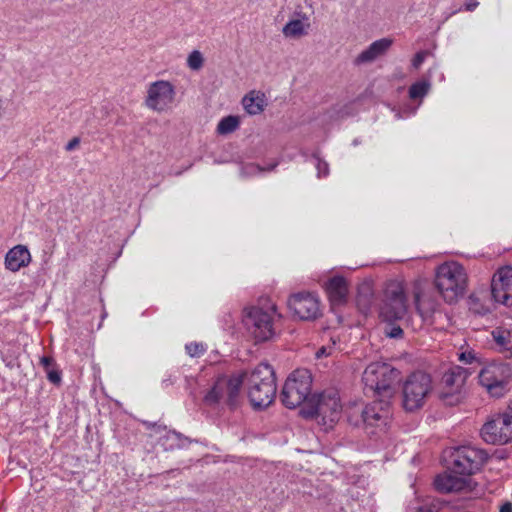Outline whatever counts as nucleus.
Here are the masks:
<instances>
[{"label":"nucleus","mask_w":512,"mask_h":512,"mask_svg":"<svg viewBox=\"0 0 512 512\" xmlns=\"http://www.w3.org/2000/svg\"><path fill=\"white\" fill-rule=\"evenodd\" d=\"M492 296L496 302L506 306L512 305V267L499 268L491 281Z\"/></svg>","instance_id":"nucleus-18"},{"label":"nucleus","mask_w":512,"mask_h":512,"mask_svg":"<svg viewBox=\"0 0 512 512\" xmlns=\"http://www.w3.org/2000/svg\"><path fill=\"white\" fill-rule=\"evenodd\" d=\"M435 285L446 302H456L468 287L466 269L456 261L442 263L436 268Z\"/></svg>","instance_id":"nucleus-1"},{"label":"nucleus","mask_w":512,"mask_h":512,"mask_svg":"<svg viewBox=\"0 0 512 512\" xmlns=\"http://www.w3.org/2000/svg\"><path fill=\"white\" fill-rule=\"evenodd\" d=\"M432 377L422 371L410 374L402 384L401 406L406 412L421 409L433 392Z\"/></svg>","instance_id":"nucleus-4"},{"label":"nucleus","mask_w":512,"mask_h":512,"mask_svg":"<svg viewBox=\"0 0 512 512\" xmlns=\"http://www.w3.org/2000/svg\"><path fill=\"white\" fill-rule=\"evenodd\" d=\"M481 436L486 443L504 445L512 442V415H492L483 425Z\"/></svg>","instance_id":"nucleus-12"},{"label":"nucleus","mask_w":512,"mask_h":512,"mask_svg":"<svg viewBox=\"0 0 512 512\" xmlns=\"http://www.w3.org/2000/svg\"><path fill=\"white\" fill-rule=\"evenodd\" d=\"M30 262L31 254L24 245H16L5 256V267L12 272L19 271L21 268L28 266Z\"/></svg>","instance_id":"nucleus-21"},{"label":"nucleus","mask_w":512,"mask_h":512,"mask_svg":"<svg viewBox=\"0 0 512 512\" xmlns=\"http://www.w3.org/2000/svg\"><path fill=\"white\" fill-rule=\"evenodd\" d=\"M315 166L317 169L318 177H325L329 174V165L326 161L321 158L315 156Z\"/></svg>","instance_id":"nucleus-30"},{"label":"nucleus","mask_w":512,"mask_h":512,"mask_svg":"<svg viewBox=\"0 0 512 512\" xmlns=\"http://www.w3.org/2000/svg\"><path fill=\"white\" fill-rule=\"evenodd\" d=\"M203 63H204V58H203L201 52L198 50L192 51L187 58L188 67L195 71L201 69L203 66Z\"/></svg>","instance_id":"nucleus-29"},{"label":"nucleus","mask_w":512,"mask_h":512,"mask_svg":"<svg viewBox=\"0 0 512 512\" xmlns=\"http://www.w3.org/2000/svg\"><path fill=\"white\" fill-rule=\"evenodd\" d=\"M336 341L333 340L331 344L322 346L320 349L316 352L317 358L327 357L333 354L335 351Z\"/></svg>","instance_id":"nucleus-31"},{"label":"nucleus","mask_w":512,"mask_h":512,"mask_svg":"<svg viewBox=\"0 0 512 512\" xmlns=\"http://www.w3.org/2000/svg\"><path fill=\"white\" fill-rule=\"evenodd\" d=\"M300 413L306 418L315 417L317 422L325 427L332 428L338 422L342 413L340 397L336 391H325L318 395H312L301 408Z\"/></svg>","instance_id":"nucleus-3"},{"label":"nucleus","mask_w":512,"mask_h":512,"mask_svg":"<svg viewBox=\"0 0 512 512\" xmlns=\"http://www.w3.org/2000/svg\"><path fill=\"white\" fill-rule=\"evenodd\" d=\"M312 385L311 373L306 369H297L287 378L282 393V402L287 408H304L306 402L310 400L309 396Z\"/></svg>","instance_id":"nucleus-6"},{"label":"nucleus","mask_w":512,"mask_h":512,"mask_svg":"<svg viewBox=\"0 0 512 512\" xmlns=\"http://www.w3.org/2000/svg\"><path fill=\"white\" fill-rule=\"evenodd\" d=\"M388 409L383 407L380 403H373L363 407L353 406L348 410V419L354 425H359L360 422L370 426H378L385 424L388 418Z\"/></svg>","instance_id":"nucleus-16"},{"label":"nucleus","mask_w":512,"mask_h":512,"mask_svg":"<svg viewBox=\"0 0 512 512\" xmlns=\"http://www.w3.org/2000/svg\"><path fill=\"white\" fill-rule=\"evenodd\" d=\"M365 287H366L367 290H370V287H369L368 284H365Z\"/></svg>","instance_id":"nucleus-42"},{"label":"nucleus","mask_w":512,"mask_h":512,"mask_svg":"<svg viewBox=\"0 0 512 512\" xmlns=\"http://www.w3.org/2000/svg\"><path fill=\"white\" fill-rule=\"evenodd\" d=\"M492 338L502 350L511 348V333L503 328H496L491 332Z\"/></svg>","instance_id":"nucleus-27"},{"label":"nucleus","mask_w":512,"mask_h":512,"mask_svg":"<svg viewBox=\"0 0 512 512\" xmlns=\"http://www.w3.org/2000/svg\"><path fill=\"white\" fill-rule=\"evenodd\" d=\"M431 88L429 80H421L412 84L409 88V97L411 99H422L424 98Z\"/></svg>","instance_id":"nucleus-28"},{"label":"nucleus","mask_w":512,"mask_h":512,"mask_svg":"<svg viewBox=\"0 0 512 512\" xmlns=\"http://www.w3.org/2000/svg\"><path fill=\"white\" fill-rule=\"evenodd\" d=\"M46 373H47V378L50 382H52L54 384L60 383L61 375L58 370L51 368V369L47 370Z\"/></svg>","instance_id":"nucleus-34"},{"label":"nucleus","mask_w":512,"mask_h":512,"mask_svg":"<svg viewBox=\"0 0 512 512\" xmlns=\"http://www.w3.org/2000/svg\"><path fill=\"white\" fill-rule=\"evenodd\" d=\"M476 359L473 351H465L459 354V360L466 364H471Z\"/></svg>","instance_id":"nucleus-35"},{"label":"nucleus","mask_w":512,"mask_h":512,"mask_svg":"<svg viewBox=\"0 0 512 512\" xmlns=\"http://www.w3.org/2000/svg\"><path fill=\"white\" fill-rule=\"evenodd\" d=\"M478 379L490 396L501 397L512 379V366L507 363H490L480 370Z\"/></svg>","instance_id":"nucleus-8"},{"label":"nucleus","mask_w":512,"mask_h":512,"mask_svg":"<svg viewBox=\"0 0 512 512\" xmlns=\"http://www.w3.org/2000/svg\"><path fill=\"white\" fill-rule=\"evenodd\" d=\"M3 100L0 98V118L4 115Z\"/></svg>","instance_id":"nucleus-41"},{"label":"nucleus","mask_w":512,"mask_h":512,"mask_svg":"<svg viewBox=\"0 0 512 512\" xmlns=\"http://www.w3.org/2000/svg\"><path fill=\"white\" fill-rule=\"evenodd\" d=\"M40 363L43 366V368L45 369V371H47V370L51 369V366L53 365L54 360L52 357L44 356L40 359Z\"/></svg>","instance_id":"nucleus-37"},{"label":"nucleus","mask_w":512,"mask_h":512,"mask_svg":"<svg viewBox=\"0 0 512 512\" xmlns=\"http://www.w3.org/2000/svg\"><path fill=\"white\" fill-rule=\"evenodd\" d=\"M427 56H428V52L424 51V50L416 53V55L412 59V66L415 69H418L422 65V63L425 61Z\"/></svg>","instance_id":"nucleus-33"},{"label":"nucleus","mask_w":512,"mask_h":512,"mask_svg":"<svg viewBox=\"0 0 512 512\" xmlns=\"http://www.w3.org/2000/svg\"><path fill=\"white\" fill-rule=\"evenodd\" d=\"M277 385L273 368L268 364H259L248 379V397L255 409L271 405L276 397Z\"/></svg>","instance_id":"nucleus-2"},{"label":"nucleus","mask_w":512,"mask_h":512,"mask_svg":"<svg viewBox=\"0 0 512 512\" xmlns=\"http://www.w3.org/2000/svg\"><path fill=\"white\" fill-rule=\"evenodd\" d=\"M500 512H512V504L510 502H506L501 506Z\"/></svg>","instance_id":"nucleus-40"},{"label":"nucleus","mask_w":512,"mask_h":512,"mask_svg":"<svg viewBox=\"0 0 512 512\" xmlns=\"http://www.w3.org/2000/svg\"><path fill=\"white\" fill-rule=\"evenodd\" d=\"M288 307L293 316L302 321H313L322 315V304L317 294L296 293L288 299Z\"/></svg>","instance_id":"nucleus-15"},{"label":"nucleus","mask_w":512,"mask_h":512,"mask_svg":"<svg viewBox=\"0 0 512 512\" xmlns=\"http://www.w3.org/2000/svg\"><path fill=\"white\" fill-rule=\"evenodd\" d=\"M469 372L461 366H454L442 377L441 399L448 405L459 403L463 397Z\"/></svg>","instance_id":"nucleus-13"},{"label":"nucleus","mask_w":512,"mask_h":512,"mask_svg":"<svg viewBox=\"0 0 512 512\" xmlns=\"http://www.w3.org/2000/svg\"><path fill=\"white\" fill-rule=\"evenodd\" d=\"M399 371L385 362H372L363 372V382L367 388L379 395L390 396Z\"/></svg>","instance_id":"nucleus-7"},{"label":"nucleus","mask_w":512,"mask_h":512,"mask_svg":"<svg viewBox=\"0 0 512 512\" xmlns=\"http://www.w3.org/2000/svg\"><path fill=\"white\" fill-rule=\"evenodd\" d=\"M434 484L438 491L450 493L464 489L467 484V480L465 477L457 476L453 471H451L438 475L435 478Z\"/></svg>","instance_id":"nucleus-23"},{"label":"nucleus","mask_w":512,"mask_h":512,"mask_svg":"<svg viewBox=\"0 0 512 512\" xmlns=\"http://www.w3.org/2000/svg\"><path fill=\"white\" fill-rule=\"evenodd\" d=\"M326 291L333 305H341L347 301L349 284L345 278L335 276L327 282Z\"/></svg>","instance_id":"nucleus-22"},{"label":"nucleus","mask_w":512,"mask_h":512,"mask_svg":"<svg viewBox=\"0 0 512 512\" xmlns=\"http://www.w3.org/2000/svg\"><path fill=\"white\" fill-rule=\"evenodd\" d=\"M242 384L243 376L241 374L219 376L203 392L202 402L211 408L220 405L233 406L240 394Z\"/></svg>","instance_id":"nucleus-5"},{"label":"nucleus","mask_w":512,"mask_h":512,"mask_svg":"<svg viewBox=\"0 0 512 512\" xmlns=\"http://www.w3.org/2000/svg\"><path fill=\"white\" fill-rule=\"evenodd\" d=\"M393 44L390 38H381L372 42L366 49L357 55L354 59L355 65L372 63L378 58L384 56Z\"/></svg>","instance_id":"nucleus-20"},{"label":"nucleus","mask_w":512,"mask_h":512,"mask_svg":"<svg viewBox=\"0 0 512 512\" xmlns=\"http://www.w3.org/2000/svg\"><path fill=\"white\" fill-rule=\"evenodd\" d=\"M275 307L271 306L268 311L259 307L246 308L243 312V323L256 342L267 341L272 338L273 316Z\"/></svg>","instance_id":"nucleus-11"},{"label":"nucleus","mask_w":512,"mask_h":512,"mask_svg":"<svg viewBox=\"0 0 512 512\" xmlns=\"http://www.w3.org/2000/svg\"><path fill=\"white\" fill-rule=\"evenodd\" d=\"M80 143V139L78 137H74L72 138L66 145L65 149L67 151H72L74 150Z\"/></svg>","instance_id":"nucleus-38"},{"label":"nucleus","mask_w":512,"mask_h":512,"mask_svg":"<svg viewBox=\"0 0 512 512\" xmlns=\"http://www.w3.org/2000/svg\"><path fill=\"white\" fill-rule=\"evenodd\" d=\"M403 331L399 326L392 327L388 332H386L387 336L390 338H398L401 337Z\"/></svg>","instance_id":"nucleus-36"},{"label":"nucleus","mask_w":512,"mask_h":512,"mask_svg":"<svg viewBox=\"0 0 512 512\" xmlns=\"http://www.w3.org/2000/svg\"><path fill=\"white\" fill-rule=\"evenodd\" d=\"M186 351L190 356L196 357L204 352V347L199 343H190L186 345Z\"/></svg>","instance_id":"nucleus-32"},{"label":"nucleus","mask_w":512,"mask_h":512,"mask_svg":"<svg viewBox=\"0 0 512 512\" xmlns=\"http://www.w3.org/2000/svg\"><path fill=\"white\" fill-rule=\"evenodd\" d=\"M176 86L169 80H156L146 87L144 105L151 111L164 113L170 111L176 101Z\"/></svg>","instance_id":"nucleus-10"},{"label":"nucleus","mask_w":512,"mask_h":512,"mask_svg":"<svg viewBox=\"0 0 512 512\" xmlns=\"http://www.w3.org/2000/svg\"><path fill=\"white\" fill-rule=\"evenodd\" d=\"M242 103L248 114H260L266 105L265 95L260 92L251 91L243 98Z\"/></svg>","instance_id":"nucleus-24"},{"label":"nucleus","mask_w":512,"mask_h":512,"mask_svg":"<svg viewBox=\"0 0 512 512\" xmlns=\"http://www.w3.org/2000/svg\"><path fill=\"white\" fill-rule=\"evenodd\" d=\"M479 5V2L473 1V2H467L465 3L464 7L466 11H473L475 10Z\"/></svg>","instance_id":"nucleus-39"},{"label":"nucleus","mask_w":512,"mask_h":512,"mask_svg":"<svg viewBox=\"0 0 512 512\" xmlns=\"http://www.w3.org/2000/svg\"><path fill=\"white\" fill-rule=\"evenodd\" d=\"M408 314V304L402 283L390 281L385 288L384 300L380 307V317L387 322L404 320Z\"/></svg>","instance_id":"nucleus-9"},{"label":"nucleus","mask_w":512,"mask_h":512,"mask_svg":"<svg viewBox=\"0 0 512 512\" xmlns=\"http://www.w3.org/2000/svg\"><path fill=\"white\" fill-rule=\"evenodd\" d=\"M311 30L310 17L304 12H296L282 28V34L288 39H301Z\"/></svg>","instance_id":"nucleus-19"},{"label":"nucleus","mask_w":512,"mask_h":512,"mask_svg":"<svg viewBox=\"0 0 512 512\" xmlns=\"http://www.w3.org/2000/svg\"><path fill=\"white\" fill-rule=\"evenodd\" d=\"M413 296L416 311L424 322L431 323L432 317L437 312L439 305L434 292L429 286L416 282Z\"/></svg>","instance_id":"nucleus-17"},{"label":"nucleus","mask_w":512,"mask_h":512,"mask_svg":"<svg viewBox=\"0 0 512 512\" xmlns=\"http://www.w3.org/2000/svg\"><path fill=\"white\" fill-rule=\"evenodd\" d=\"M240 124V119L237 116L229 115L222 118L217 125V133L220 135H227L234 132Z\"/></svg>","instance_id":"nucleus-26"},{"label":"nucleus","mask_w":512,"mask_h":512,"mask_svg":"<svg viewBox=\"0 0 512 512\" xmlns=\"http://www.w3.org/2000/svg\"><path fill=\"white\" fill-rule=\"evenodd\" d=\"M160 441L165 450H173L184 446L186 440L175 431H167L160 438Z\"/></svg>","instance_id":"nucleus-25"},{"label":"nucleus","mask_w":512,"mask_h":512,"mask_svg":"<svg viewBox=\"0 0 512 512\" xmlns=\"http://www.w3.org/2000/svg\"><path fill=\"white\" fill-rule=\"evenodd\" d=\"M487 458V453L481 449L459 447L452 454V470L455 474L471 475L481 468Z\"/></svg>","instance_id":"nucleus-14"}]
</instances>
